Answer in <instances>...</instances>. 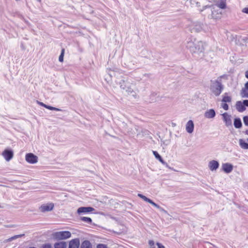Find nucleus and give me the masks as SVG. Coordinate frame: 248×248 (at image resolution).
<instances>
[{
    "label": "nucleus",
    "instance_id": "nucleus-14",
    "mask_svg": "<svg viewBox=\"0 0 248 248\" xmlns=\"http://www.w3.org/2000/svg\"><path fill=\"white\" fill-rule=\"evenodd\" d=\"M224 122L227 126H229L232 124L231 116L225 112L222 114Z\"/></svg>",
    "mask_w": 248,
    "mask_h": 248
},
{
    "label": "nucleus",
    "instance_id": "nucleus-37",
    "mask_svg": "<svg viewBox=\"0 0 248 248\" xmlns=\"http://www.w3.org/2000/svg\"><path fill=\"white\" fill-rule=\"evenodd\" d=\"M243 121L246 125H248V116H245L243 118Z\"/></svg>",
    "mask_w": 248,
    "mask_h": 248
},
{
    "label": "nucleus",
    "instance_id": "nucleus-41",
    "mask_svg": "<svg viewBox=\"0 0 248 248\" xmlns=\"http://www.w3.org/2000/svg\"><path fill=\"white\" fill-rule=\"evenodd\" d=\"M245 89L248 90V82H246L245 84Z\"/></svg>",
    "mask_w": 248,
    "mask_h": 248
},
{
    "label": "nucleus",
    "instance_id": "nucleus-33",
    "mask_svg": "<svg viewBox=\"0 0 248 248\" xmlns=\"http://www.w3.org/2000/svg\"><path fill=\"white\" fill-rule=\"evenodd\" d=\"M148 244L151 248H155V242L153 240H149Z\"/></svg>",
    "mask_w": 248,
    "mask_h": 248
},
{
    "label": "nucleus",
    "instance_id": "nucleus-12",
    "mask_svg": "<svg viewBox=\"0 0 248 248\" xmlns=\"http://www.w3.org/2000/svg\"><path fill=\"white\" fill-rule=\"evenodd\" d=\"M206 9L208 12H210L211 13V15H208V17L213 18V19H218L220 18L221 17H216V15L217 14H218L217 11H215L214 9V5L211 7H208L206 8Z\"/></svg>",
    "mask_w": 248,
    "mask_h": 248
},
{
    "label": "nucleus",
    "instance_id": "nucleus-28",
    "mask_svg": "<svg viewBox=\"0 0 248 248\" xmlns=\"http://www.w3.org/2000/svg\"><path fill=\"white\" fill-rule=\"evenodd\" d=\"M161 141L160 144L163 149L170 143V140H161Z\"/></svg>",
    "mask_w": 248,
    "mask_h": 248
},
{
    "label": "nucleus",
    "instance_id": "nucleus-15",
    "mask_svg": "<svg viewBox=\"0 0 248 248\" xmlns=\"http://www.w3.org/2000/svg\"><path fill=\"white\" fill-rule=\"evenodd\" d=\"M194 127V123L192 120H189L186 124V130L188 133L193 132Z\"/></svg>",
    "mask_w": 248,
    "mask_h": 248
},
{
    "label": "nucleus",
    "instance_id": "nucleus-7",
    "mask_svg": "<svg viewBox=\"0 0 248 248\" xmlns=\"http://www.w3.org/2000/svg\"><path fill=\"white\" fill-rule=\"evenodd\" d=\"M25 159L31 164H34L38 161V157L32 153H28L26 155Z\"/></svg>",
    "mask_w": 248,
    "mask_h": 248
},
{
    "label": "nucleus",
    "instance_id": "nucleus-10",
    "mask_svg": "<svg viewBox=\"0 0 248 248\" xmlns=\"http://www.w3.org/2000/svg\"><path fill=\"white\" fill-rule=\"evenodd\" d=\"M94 210V209L92 207H90V206L80 207L78 209L77 213L78 214H81L82 213L91 212Z\"/></svg>",
    "mask_w": 248,
    "mask_h": 248
},
{
    "label": "nucleus",
    "instance_id": "nucleus-23",
    "mask_svg": "<svg viewBox=\"0 0 248 248\" xmlns=\"http://www.w3.org/2000/svg\"><path fill=\"white\" fill-rule=\"evenodd\" d=\"M239 145L240 147L244 149H248V140H239Z\"/></svg>",
    "mask_w": 248,
    "mask_h": 248
},
{
    "label": "nucleus",
    "instance_id": "nucleus-34",
    "mask_svg": "<svg viewBox=\"0 0 248 248\" xmlns=\"http://www.w3.org/2000/svg\"><path fill=\"white\" fill-rule=\"evenodd\" d=\"M41 248H52V246L50 244L47 243L43 245Z\"/></svg>",
    "mask_w": 248,
    "mask_h": 248
},
{
    "label": "nucleus",
    "instance_id": "nucleus-17",
    "mask_svg": "<svg viewBox=\"0 0 248 248\" xmlns=\"http://www.w3.org/2000/svg\"><path fill=\"white\" fill-rule=\"evenodd\" d=\"M216 115V112L213 109H210L207 110L204 113L205 117L211 119L215 117Z\"/></svg>",
    "mask_w": 248,
    "mask_h": 248
},
{
    "label": "nucleus",
    "instance_id": "nucleus-11",
    "mask_svg": "<svg viewBox=\"0 0 248 248\" xmlns=\"http://www.w3.org/2000/svg\"><path fill=\"white\" fill-rule=\"evenodd\" d=\"M54 207V204L52 203L43 204L40 207V210L42 212H46L51 211Z\"/></svg>",
    "mask_w": 248,
    "mask_h": 248
},
{
    "label": "nucleus",
    "instance_id": "nucleus-4",
    "mask_svg": "<svg viewBox=\"0 0 248 248\" xmlns=\"http://www.w3.org/2000/svg\"><path fill=\"white\" fill-rule=\"evenodd\" d=\"M211 90L216 96L219 95L222 90L221 83L217 81H214L211 86Z\"/></svg>",
    "mask_w": 248,
    "mask_h": 248
},
{
    "label": "nucleus",
    "instance_id": "nucleus-27",
    "mask_svg": "<svg viewBox=\"0 0 248 248\" xmlns=\"http://www.w3.org/2000/svg\"><path fill=\"white\" fill-rule=\"evenodd\" d=\"M241 96L243 98H248V90L245 89L244 88L242 89L241 93Z\"/></svg>",
    "mask_w": 248,
    "mask_h": 248
},
{
    "label": "nucleus",
    "instance_id": "nucleus-42",
    "mask_svg": "<svg viewBox=\"0 0 248 248\" xmlns=\"http://www.w3.org/2000/svg\"><path fill=\"white\" fill-rule=\"evenodd\" d=\"M245 77L247 78L248 79V70L245 72Z\"/></svg>",
    "mask_w": 248,
    "mask_h": 248
},
{
    "label": "nucleus",
    "instance_id": "nucleus-13",
    "mask_svg": "<svg viewBox=\"0 0 248 248\" xmlns=\"http://www.w3.org/2000/svg\"><path fill=\"white\" fill-rule=\"evenodd\" d=\"M219 163L216 160H212L209 162L208 167L211 171L216 170L219 167Z\"/></svg>",
    "mask_w": 248,
    "mask_h": 248
},
{
    "label": "nucleus",
    "instance_id": "nucleus-16",
    "mask_svg": "<svg viewBox=\"0 0 248 248\" xmlns=\"http://www.w3.org/2000/svg\"><path fill=\"white\" fill-rule=\"evenodd\" d=\"M79 240L78 238L72 239L69 242L68 248H78Z\"/></svg>",
    "mask_w": 248,
    "mask_h": 248
},
{
    "label": "nucleus",
    "instance_id": "nucleus-19",
    "mask_svg": "<svg viewBox=\"0 0 248 248\" xmlns=\"http://www.w3.org/2000/svg\"><path fill=\"white\" fill-rule=\"evenodd\" d=\"M38 103L40 105H41V106H42L45 107V108H46L47 109H48L49 110H55V111H58L62 110L60 108H55V107H51V106H50L46 105L44 103H43L42 102H38Z\"/></svg>",
    "mask_w": 248,
    "mask_h": 248
},
{
    "label": "nucleus",
    "instance_id": "nucleus-21",
    "mask_svg": "<svg viewBox=\"0 0 248 248\" xmlns=\"http://www.w3.org/2000/svg\"><path fill=\"white\" fill-rule=\"evenodd\" d=\"M80 248H92V246L89 241L84 240L81 243Z\"/></svg>",
    "mask_w": 248,
    "mask_h": 248
},
{
    "label": "nucleus",
    "instance_id": "nucleus-40",
    "mask_svg": "<svg viewBox=\"0 0 248 248\" xmlns=\"http://www.w3.org/2000/svg\"><path fill=\"white\" fill-rule=\"evenodd\" d=\"M244 105L245 106L248 107V100H245L243 101Z\"/></svg>",
    "mask_w": 248,
    "mask_h": 248
},
{
    "label": "nucleus",
    "instance_id": "nucleus-22",
    "mask_svg": "<svg viewBox=\"0 0 248 248\" xmlns=\"http://www.w3.org/2000/svg\"><path fill=\"white\" fill-rule=\"evenodd\" d=\"M67 246L65 242H57L54 244V248H66Z\"/></svg>",
    "mask_w": 248,
    "mask_h": 248
},
{
    "label": "nucleus",
    "instance_id": "nucleus-18",
    "mask_svg": "<svg viewBox=\"0 0 248 248\" xmlns=\"http://www.w3.org/2000/svg\"><path fill=\"white\" fill-rule=\"evenodd\" d=\"M236 108L239 112H243L246 110V108L244 105V102L237 101L236 103Z\"/></svg>",
    "mask_w": 248,
    "mask_h": 248
},
{
    "label": "nucleus",
    "instance_id": "nucleus-36",
    "mask_svg": "<svg viewBox=\"0 0 248 248\" xmlns=\"http://www.w3.org/2000/svg\"><path fill=\"white\" fill-rule=\"evenodd\" d=\"M97 248H108L107 245L103 244H99L97 245Z\"/></svg>",
    "mask_w": 248,
    "mask_h": 248
},
{
    "label": "nucleus",
    "instance_id": "nucleus-25",
    "mask_svg": "<svg viewBox=\"0 0 248 248\" xmlns=\"http://www.w3.org/2000/svg\"><path fill=\"white\" fill-rule=\"evenodd\" d=\"M147 202L150 203L152 205H153L154 207H156V208L159 209L160 210H164L159 205H158L157 204L155 203V202H154L152 200L149 199Z\"/></svg>",
    "mask_w": 248,
    "mask_h": 248
},
{
    "label": "nucleus",
    "instance_id": "nucleus-30",
    "mask_svg": "<svg viewBox=\"0 0 248 248\" xmlns=\"http://www.w3.org/2000/svg\"><path fill=\"white\" fill-rule=\"evenodd\" d=\"M24 234H19V235H15V236H12V237H11V238H10L9 239V240L10 241H12V240H15V239H17V238H20V237H21L22 236H24Z\"/></svg>",
    "mask_w": 248,
    "mask_h": 248
},
{
    "label": "nucleus",
    "instance_id": "nucleus-1",
    "mask_svg": "<svg viewBox=\"0 0 248 248\" xmlns=\"http://www.w3.org/2000/svg\"><path fill=\"white\" fill-rule=\"evenodd\" d=\"M205 43L192 38L189 39L186 42V47L195 57H200L203 56Z\"/></svg>",
    "mask_w": 248,
    "mask_h": 248
},
{
    "label": "nucleus",
    "instance_id": "nucleus-2",
    "mask_svg": "<svg viewBox=\"0 0 248 248\" xmlns=\"http://www.w3.org/2000/svg\"><path fill=\"white\" fill-rule=\"evenodd\" d=\"M120 88L125 90L128 94L136 97L137 90L135 83L131 82L128 79H123L120 81Z\"/></svg>",
    "mask_w": 248,
    "mask_h": 248
},
{
    "label": "nucleus",
    "instance_id": "nucleus-24",
    "mask_svg": "<svg viewBox=\"0 0 248 248\" xmlns=\"http://www.w3.org/2000/svg\"><path fill=\"white\" fill-rule=\"evenodd\" d=\"M234 125L235 128H239L242 126L241 121L239 118H236L234 119Z\"/></svg>",
    "mask_w": 248,
    "mask_h": 248
},
{
    "label": "nucleus",
    "instance_id": "nucleus-35",
    "mask_svg": "<svg viewBox=\"0 0 248 248\" xmlns=\"http://www.w3.org/2000/svg\"><path fill=\"white\" fill-rule=\"evenodd\" d=\"M221 107L222 108H223V109H224L226 110H228L229 108L228 105L226 103H222L221 105Z\"/></svg>",
    "mask_w": 248,
    "mask_h": 248
},
{
    "label": "nucleus",
    "instance_id": "nucleus-8",
    "mask_svg": "<svg viewBox=\"0 0 248 248\" xmlns=\"http://www.w3.org/2000/svg\"><path fill=\"white\" fill-rule=\"evenodd\" d=\"M2 155L7 161H9L13 157L14 153L11 149H6L4 150Z\"/></svg>",
    "mask_w": 248,
    "mask_h": 248
},
{
    "label": "nucleus",
    "instance_id": "nucleus-39",
    "mask_svg": "<svg viewBox=\"0 0 248 248\" xmlns=\"http://www.w3.org/2000/svg\"><path fill=\"white\" fill-rule=\"evenodd\" d=\"M156 245L157 246L158 248H165V247L160 243H157Z\"/></svg>",
    "mask_w": 248,
    "mask_h": 248
},
{
    "label": "nucleus",
    "instance_id": "nucleus-43",
    "mask_svg": "<svg viewBox=\"0 0 248 248\" xmlns=\"http://www.w3.org/2000/svg\"><path fill=\"white\" fill-rule=\"evenodd\" d=\"M110 70H108V74H109V75L110 76V77H111L112 76V74L110 73Z\"/></svg>",
    "mask_w": 248,
    "mask_h": 248
},
{
    "label": "nucleus",
    "instance_id": "nucleus-32",
    "mask_svg": "<svg viewBox=\"0 0 248 248\" xmlns=\"http://www.w3.org/2000/svg\"><path fill=\"white\" fill-rule=\"evenodd\" d=\"M138 196L139 197H140V198H141L142 199H143L144 201L146 202L149 200V198H148L147 197H146V196L143 195L141 194H138Z\"/></svg>",
    "mask_w": 248,
    "mask_h": 248
},
{
    "label": "nucleus",
    "instance_id": "nucleus-38",
    "mask_svg": "<svg viewBox=\"0 0 248 248\" xmlns=\"http://www.w3.org/2000/svg\"><path fill=\"white\" fill-rule=\"evenodd\" d=\"M242 12L244 13L248 14V7H245L242 10Z\"/></svg>",
    "mask_w": 248,
    "mask_h": 248
},
{
    "label": "nucleus",
    "instance_id": "nucleus-5",
    "mask_svg": "<svg viewBox=\"0 0 248 248\" xmlns=\"http://www.w3.org/2000/svg\"><path fill=\"white\" fill-rule=\"evenodd\" d=\"M203 26V25L200 22H192L189 26V30L191 32H199L202 31Z\"/></svg>",
    "mask_w": 248,
    "mask_h": 248
},
{
    "label": "nucleus",
    "instance_id": "nucleus-6",
    "mask_svg": "<svg viewBox=\"0 0 248 248\" xmlns=\"http://www.w3.org/2000/svg\"><path fill=\"white\" fill-rule=\"evenodd\" d=\"M71 236V233L69 231H61L56 232L54 233V237L58 240H63L70 238Z\"/></svg>",
    "mask_w": 248,
    "mask_h": 248
},
{
    "label": "nucleus",
    "instance_id": "nucleus-3",
    "mask_svg": "<svg viewBox=\"0 0 248 248\" xmlns=\"http://www.w3.org/2000/svg\"><path fill=\"white\" fill-rule=\"evenodd\" d=\"M226 8V3L223 0L217 2L214 5V10L217 11L218 14H216V17H221L222 10Z\"/></svg>",
    "mask_w": 248,
    "mask_h": 248
},
{
    "label": "nucleus",
    "instance_id": "nucleus-26",
    "mask_svg": "<svg viewBox=\"0 0 248 248\" xmlns=\"http://www.w3.org/2000/svg\"><path fill=\"white\" fill-rule=\"evenodd\" d=\"M80 220L82 221L91 224L92 222L91 218L89 217H80Z\"/></svg>",
    "mask_w": 248,
    "mask_h": 248
},
{
    "label": "nucleus",
    "instance_id": "nucleus-9",
    "mask_svg": "<svg viewBox=\"0 0 248 248\" xmlns=\"http://www.w3.org/2000/svg\"><path fill=\"white\" fill-rule=\"evenodd\" d=\"M222 170L226 173L231 172L233 170V165L229 163H225L222 164Z\"/></svg>",
    "mask_w": 248,
    "mask_h": 248
},
{
    "label": "nucleus",
    "instance_id": "nucleus-29",
    "mask_svg": "<svg viewBox=\"0 0 248 248\" xmlns=\"http://www.w3.org/2000/svg\"><path fill=\"white\" fill-rule=\"evenodd\" d=\"M231 101V97L229 96H225L222 99V102L224 103L230 102Z\"/></svg>",
    "mask_w": 248,
    "mask_h": 248
},
{
    "label": "nucleus",
    "instance_id": "nucleus-31",
    "mask_svg": "<svg viewBox=\"0 0 248 248\" xmlns=\"http://www.w3.org/2000/svg\"><path fill=\"white\" fill-rule=\"evenodd\" d=\"M64 53V49H62L61 51V55H60L59 58V60L61 62H62L63 61Z\"/></svg>",
    "mask_w": 248,
    "mask_h": 248
},
{
    "label": "nucleus",
    "instance_id": "nucleus-20",
    "mask_svg": "<svg viewBox=\"0 0 248 248\" xmlns=\"http://www.w3.org/2000/svg\"><path fill=\"white\" fill-rule=\"evenodd\" d=\"M153 154L155 157L162 164H167L166 162L164 161L161 155L158 153L157 151H153Z\"/></svg>",
    "mask_w": 248,
    "mask_h": 248
}]
</instances>
